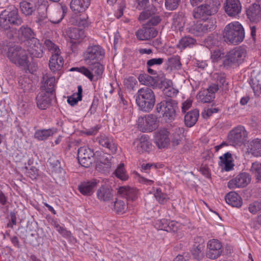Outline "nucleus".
<instances>
[{
  "instance_id": "obj_29",
  "label": "nucleus",
  "mask_w": 261,
  "mask_h": 261,
  "mask_svg": "<svg viewBox=\"0 0 261 261\" xmlns=\"http://www.w3.org/2000/svg\"><path fill=\"white\" fill-rule=\"evenodd\" d=\"M118 193L122 197L127 200H135L138 197V191L136 189L130 187H121L118 190Z\"/></svg>"
},
{
  "instance_id": "obj_11",
  "label": "nucleus",
  "mask_w": 261,
  "mask_h": 261,
  "mask_svg": "<svg viewBox=\"0 0 261 261\" xmlns=\"http://www.w3.org/2000/svg\"><path fill=\"white\" fill-rule=\"evenodd\" d=\"M247 50L243 46H239L231 50L227 55L225 64L239 65L242 63L247 57Z\"/></svg>"
},
{
  "instance_id": "obj_15",
  "label": "nucleus",
  "mask_w": 261,
  "mask_h": 261,
  "mask_svg": "<svg viewBox=\"0 0 261 261\" xmlns=\"http://www.w3.org/2000/svg\"><path fill=\"white\" fill-rule=\"evenodd\" d=\"M134 145L135 149L139 153H148L152 150L153 148L152 143L147 135L141 136L139 138L135 140Z\"/></svg>"
},
{
  "instance_id": "obj_53",
  "label": "nucleus",
  "mask_w": 261,
  "mask_h": 261,
  "mask_svg": "<svg viewBox=\"0 0 261 261\" xmlns=\"http://www.w3.org/2000/svg\"><path fill=\"white\" fill-rule=\"evenodd\" d=\"M179 224L174 221H168L166 231L168 232H176L179 227Z\"/></svg>"
},
{
  "instance_id": "obj_12",
  "label": "nucleus",
  "mask_w": 261,
  "mask_h": 261,
  "mask_svg": "<svg viewBox=\"0 0 261 261\" xmlns=\"http://www.w3.org/2000/svg\"><path fill=\"white\" fill-rule=\"evenodd\" d=\"M153 142L159 149L167 148L171 143L170 133L168 129L160 128L154 133Z\"/></svg>"
},
{
  "instance_id": "obj_39",
  "label": "nucleus",
  "mask_w": 261,
  "mask_h": 261,
  "mask_svg": "<svg viewBox=\"0 0 261 261\" xmlns=\"http://www.w3.org/2000/svg\"><path fill=\"white\" fill-rule=\"evenodd\" d=\"M250 151L255 156H261V139L256 138L251 141Z\"/></svg>"
},
{
  "instance_id": "obj_61",
  "label": "nucleus",
  "mask_w": 261,
  "mask_h": 261,
  "mask_svg": "<svg viewBox=\"0 0 261 261\" xmlns=\"http://www.w3.org/2000/svg\"><path fill=\"white\" fill-rule=\"evenodd\" d=\"M90 23V22L88 20V18L87 16H83L79 18L78 24L80 26L87 27L89 26Z\"/></svg>"
},
{
  "instance_id": "obj_36",
  "label": "nucleus",
  "mask_w": 261,
  "mask_h": 261,
  "mask_svg": "<svg viewBox=\"0 0 261 261\" xmlns=\"http://www.w3.org/2000/svg\"><path fill=\"white\" fill-rule=\"evenodd\" d=\"M165 88L163 89L164 94L169 97H175L178 93V90L172 86V83L170 80L163 82Z\"/></svg>"
},
{
  "instance_id": "obj_63",
  "label": "nucleus",
  "mask_w": 261,
  "mask_h": 261,
  "mask_svg": "<svg viewBox=\"0 0 261 261\" xmlns=\"http://www.w3.org/2000/svg\"><path fill=\"white\" fill-rule=\"evenodd\" d=\"M55 227L57 230L63 236H69L70 232L66 230L63 227L60 226L59 224H55Z\"/></svg>"
},
{
  "instance_id": "obj_30",
  "label": "nucleus",
  "mask_w": 261,
  "mask_h": 261,
  "mask_svg": "<svg viewBox=\"0 0 261 261\" xmlns=\"http://www.w3.org/2000/svg\"><path fill=\"white\" fill-rule=\"evenodd\" d=\"M49 95V94L45 91H41L38 94L36 97L37 105L40 109L45 110L48 107L50 102Z\"/></svg>"
},
{
  "instance_id": "obj_32",
  "label": "nucleus",
  "mask_w": 261,
  "mask_h": 261,
  "mask_svg": "<svg viewBox=\"0 0 261 261\" xmlns=\"http://www.w3.org/2000/svg\"><path fill=\"white\" fill-rule=\"evenodd\" d=\"M227 203L233 207H239L242 204L241 197L235 192H230L225 196Z\"/></svg>"
},
{
  "instance_id": "obj_19",
  "label": "nucleus",
  "mask_w": 261,
  "mask_h": 261,
  "mask_svg": "<svg viewBox=\"0 0 261 261\" xmlns=\"http://www.w3.org/2000/svg\"><path fill=\"white\" fill-rule=\"evenodd\" d=\"M28 42V51L34 57L40 58L42 56L43 46L38 39L34 37L27 41Z\"/></svg>"
},
{
  "instance_id": "obj_38",
  "label": "nucleus",
  "mask_w": 261,
  "mask_h": 261,
  "mask_svg": "<svg viewBox=\"0 0 261 261\" xmlns=\"http://www.w3.org/2000/svg\"><path fill=\"white\" fill-rule=\"evenodd\" d=\"M82 92L83 89L82 86H78L77 92L73 93L72 95L68 97V103L72 106L76 105L78 101L82 100Z\"/></svg>"
},
{
  "instance_id": "obj_40",
  "label": "nucleus",
  "mask_w": 261,
  "mask_h": 261,
  "mask_svg": "<svg viewBox=\"0 0 261 261\" xmlns=\"http://www.w3.org/2000/svg\"><path fill=\"white\" fill-rule=\"evenodd\" d=\"M196 43V40L190 36L182 37L177 44L179 49H185L186 47H191Z\"/></svg>"
},
{
  "instance_id": "obj_52",
  "label": "nucleus",
  "mask_w": 261,
  "mask_h": 261,
  "mask_svg": "<svg viewBox=\"0 0 261 261\" xmlns=\"http://www.w3.org/2000/svg\"><path fill=\"white\" fill-rule=\"evenodd\" d=\"M56 79L54 76H50L47 79L45 82L44 87L46 89L45 92L50 94L53 91L55 84Z\"/></svg>"
},
{
  "instance_id": "obj_62",
  "label": "nucleus",
  "mask_w": 261,
  "mask_h": 261,
  "mask_svg": "<svg viewBox=\"0 0 261 261\" xmlns=\"http://www.w3.org/2000/svg\"><path fill=\"white\" fill-rule=\"evenodd\" d=\"M38 175V171L35 168H31L27 170V175L31 179H36Z\"/></svg>"
},
{
  "instance_id": "obj_56",
  "label": "nucleus",
  "mask_w": 261,
  "mask_h": 261,
  "mask_svg": "<svg viewBox=\"0 0 261 261\" xmlns=\"http://www.w3.org/2000/svg\"><path fill=\"white\" fill-rule=\"evenodd\" d=\"M248 209L251 213L255 214L261 209V204L258 202H254L250 204Z\"/></svg>"
},
{
  "instance_id": "obj_18",
  "label": "nucleus",
  "mask_w": 261,
  "mask_h": 261,
  "mask_svg": "<svg viewBox=\"0 0 261 261\" xmlns=\"http://www.w3.org/2000/svg\"><path fill=\"white\" fill-rule=\"evenodd\" d=\"M226 13L230 17H236L242 11V5L239 0H226L224 4Z\"/></svg>"
},
{
  "instance_id": "obj_10",
  "label": "nucleus",
  "mask_w": 261,
  "mask_h": 261,
  "mask_svg": "<svg viewBox=\"0 0 261 261\" xmlns=\"http://www.w3.org/2000/svg\"><path fill=\"white\" fill-rule=\"evenodd\" d=\"M104 49L98 45L89 46L84 53V61L86 64H91L100 62L105 57Z\"/></svg>"
},
{
  "instance_id": "obj_48",
  "label": "nucleus",
  "mask_w": 261,
  "mask_h": 261,
  "mask_svg": "<svg viewBox=\"0 0 261 261\" xmlns=\"http://www.w3.org/2000/svg\"><path fill=\"white\" fill-rule=\"evenodd\" d=\"M198 98L202 102H210L214 96L208 93L205 90L200 91L197 95Z\"/></svg>"
},
{
  "instance_id": "obj_46",
  "label": "nucleus",
  "mask_w": 261,
  "mask_h": 261,
  "mask_svg": "<svg viewBox=\"0 0 261 261\" xmlns=\"http://www.w3.org/2000/svg\"><path fill=\"white\" fill-rule=\"evenodd\" d=\"M115 176L122 180H126L128 179V176L124 168V164H120L117 168L115 172Z\"/></svg>"
},
{
  "instance_id": "obj_17",
  "label": "nucleus",
  "mask_w": 261,
  "mask_h": 261,
  "mask_svg": "<svg viewBox=\"0 0 261 261\" xmlns=\"http://www.w3.org/2000/svg\"><path fill=\"white\" fill-rule=\"evenodd\" d=\"M250 180L251 177L248 173H241L230 180L227 183V187L230 189L243 188L246 187Z\"/></svg>"
},
{
  "instance_id": "obj_44",
  "label": "nucleus",
  "mask_w": 261,
  "mask_h": 261,
  "mask_svg": "<svg viewBox=\"0 0 261 261\" xmlns=\"http://www.w3.org/2000/svg\"><path fill=\"white\" fill-rule=\"evenodd\" d=\"M156 11V8L154 6H151L149 9L144 10L140 13L138 18L139 20L144 21L147 19L155 14Z\"/></svg>"
},
{
  "instance_id": "obj_64",
  "label": "nucleus",
  "mask_w": 261,
  "mask_h": 261,
  "mask_svg": "<svg viewBox=\"0 0 261 261\" xmlns=\"http://www.w3.org/2000/svg\"><path fill=\"white\" fill-rule=\"evenodd\" d=\"M221 56V52L219 49L214 50L212 52L211 59L214 62L218 60Z\"/></svg>"
},
{
  "instance_id": "obj_49",
  "label": "nucleus",
  "mask_w": 261,
  "mask_h": 261,
  "mask_svg": "<svg viewBox=\"0 0 261 261\" xmlns=\"http://www.w3.org/2000/svg\"><path fill=\"white\" fill-rule=\"evenodd\" d=\"M138 80L141 84L146 86L152 85L154 83V79L147 74H140Z\"/></svg>"
},
{
  "instance_id": "obj_5",
  "label": "nucleus",
  "mask_w": 261,
  "mask_h": 261,
  "mask_svg": "<svg viewBox=\"0 0 261 261\" xmlns=\"http://www.w3.org/2000/svg\"><path fill=\"white\" fill-rule=\"evenodd\" d=\"M7 57L13 63L24 68L29 66V61L27 52L19 46L10 47Z\"/></svg>"
},
{
  "instance_id": "obj_57",
  "label": "nucleus",
  "mask_w": 261,
  "mask_h": 261,
  "mask_svg": "<svg viewBox=\"0 0 261 261\" xmlns=\"http://www.w3.org/2000/svg\"><path fill=\"white\" fill-rule=\"evenodd\" d=\"M134 1L135 7L139 10L144 9L149 3V0H134Z\"/></svg>"
},
{
  "instance_id": "obj_33",
  "label": "nucleus",
  "mask_w": 261,
  "mask_h": 261,
  "mask_svg": "<svg viewBox=\"0 0 261 261\" xmlns=\"http://www.w3.org/2000/svg\"><path fill=\"white\" fill-rule=\"evenodd\" d=\"M199 116V111L197 109L188 112L185 116V124L188 127L193 126L197 122Z\"/></svg>"
},
{
  "instance_id": "obj_13",
  "label": "nucleus",
  "mask_w": 261,
  "mask_h": 261,
  "mask_svg": "<svg viewBox=\"0 0 261 261\" xmlns=\"http://www.w3.org/2000/svg\"><path fill=\"white\" fill-rule=\"evenodd\" d=\"M138 125L143 132H152L157 126V117L153 114H149L139 117L138 120Z\"/></svg>"
},
{
  "instance_id": "obj_34",
  "label": "nucleus",
  "mask_w": 261,
  "mask_h": 261,
  "mask_svg": "<svg viewBox=\"0 0 261 261\" xmlns=\"http://www.w3.org/2000/svg\"><path fill=\"white\" fill-rule=\"evenodd\" d=\"M56 132V129L54 128L38 129L35 132L34 137L39 141H43L47 139L48 137L52 136Z\"/></svg>"
},
{
  "instance_id": "obj_51",
  "label": "nucleus",
  "mask_w": 261,
  "mask_h": 261,
  "mask_svg": "<svg viewBox=\"0 0 261 261\" xmlns=\"http://www.w3.org/2000/svg\"><path fill=\"white\" fill-rule=\"evenodd\" d=\"M165 1L166 8L168 10L172 11L178 8L181 0H165Z\"/></svg>"
},
{
  "instance_id": "obj_54",
  "label": "nucleus",
  "mask_w": 261,
  "mask_h": 261,
  "mask_svg": "<svg viewBox=\"0 0 261 261\" xmlns=\"http://www.w3.org/2000/svg\"><path fill=\"white\" fill-rule=\"evenodd\" d=\"M168 61L172 67L176 69L180 68L181 64L180 62V58L178 56L172 57L168 59Z\"/></svg>"
},
{
  "instance_id": "obj_43",
  "label": "nucleus",
  "mask_w": 261,
  "mask_h": 261,
  "mask_svg": "<svg viewBox=\"0 0 261 261\" xmlns=\"http://www.w3.org/2000/svg\"><path fill=\"white\" fill-rule=\"evenodd\" d=\"M112 209L117 213L122 214L127 210V206L124 201L120 199H116L114 204L111 205Z\"/></svg>"
},
{
  "instance_id": "obj_35",
  "label": "nucleus",
  "mask_w": 261,
  "mask_h": 261,
  "mask_svg": "<svg viewBox=\"0 0 261 261\" xmlns=\"http://www.w3.org/2000/svg\"><path fill=\"white\" fill-rule=\"evenodd\" d=\"M68 36L71 40V43H76V40L84 38L85 34L84 31L82 29L72 28L69 31Z\"/></svg>"
},
{
  "instance_id": "obj_7",
  "label": "nucleus",
  "mask_w": 261,
  "mask_h": 261,
  "mask_svg": "<svg viewBox=\"0 0 261 261\" xmlns=\"http://www.w3.org/2000/svg\"><path fill=\"white\" fill-rule=\"evenodd\" d=\"M86 65H88V68L83 66L80 68H72L70 70L77 71L82 73L91 81L97 80L101 77L104 70V67L99 62Z\"/></svg>"
},
{
  "instance_id": "obj_1",
  "label": "nucleus",
  "mask_w": 261,
  "mask_h": 261,
  "mask_svg": "<svg viewBox=\"0 0 261 261\" xmlns=\"http://www.w3.org/2000/svg\"><path fill=\"white\" fill-rule=\"evenodd\" d=\"M245 29L242 24L234 21L227 24L223 32L224 40L228 44L238 45L245 38Z\"/></svg>"
},
{
  "instance_id": "obj_25",
  "label": "nucleus",
  "mask_w": 261,
  "mask_h": 261,
  "mask_svg": "<svg viewBox=\"0 0 261 261\" xmlns=\"http://www.w3.org/2000/svg\"><path fill=\"white\" fill-rule=\"evenodd\" d=\"M98 143L103 147L108 148L112 153H114L117 151V146L113 142L111 137L105 135H100L97 138Z\"/></svg>"
},
{
  "instance_id": "obj_8",
  "label": "nucleus",
  "mask_w": 261,
  "mask_h": 261,
  "mask_svg": "<svg viewBox=\"0 0 261 261\" xmlns=\"http://www.w3.org/2000/svg\"><path fill=\"white\" fill-rule=\"evenodd\" d=\"M247 135L245 128L239 125L229 132L227 135V142L231 145L240 146L246 140Z\"/></svg>"
},
{
  "instance_id": "obj_31",
  "label": "nucleus",
  "mask_w": 261,
  "mask_h": 261,
  "mask_svg": "<svg viewBox=\"0 0 261 261\" xmlns=\"http://www.w3.org/2000/svg\"><path fill=\"white\" fill-rule=\"evenodd\" d=\"M35 37L33 30L27 25H22L18 30V38L21 41H28Z\"/></svg>"
},
{
  "instance_id": "obj_47",
  "label": "nucleus",
  "mask_w": 261,
  "mask_h": 261,
  "mask_svg": "<svg viewBox=\"0 0 261 261\" xmlns=\"http://www.w3.org/2000/svg\"><path fill=\"white\" fill-rule=\"evenodd\" d=\"M154 196L159 203L162 204L166 203L169 199L168 195L163 193L160 189L156 190L154 193Z\"/></svg>"
},
{
  "instance_id": "obj_9",
  "label": "nucleus",
  "mask_w": 261,
  "mask_h": 261,
  "mask_svg": "<svg viewBox=\"0 0 261 261\" xmlns=\"http://www.w3.org/2000/svg\"><path fill=\"white\" fill-rule=\"evenodd\" d=\"M214 28L213 20L210 19V20L205 21L202 23L199 22H193L189 24L187 30L191 34L200 36L212 31Z\"/></svg>"
},
{
  "instance_id": "obj_45",
  "label": "nucleus",
  "mask_w": 261,
  "mask_h": 261,
  "mask_svg": "<svg viewBox=\"0 0 261 261\" xmlns=\"http://www.w3.org/2000/svg\"><path fill=\"white\" fill-rule=\"evenodd\" d=\"M252 174L258 180H261V163L258 162L253 163L250 169Z\"/></svg>"
},
{
  "instance_id": "obj_55",
  "label": "nucleus",
  "mask_w": 261,
  "mask_h": 261,
  "mask_svg": "<svg viewBox=\"0 0 261 261\" xmlns=\"http://www.w3.org/2000/svg\"><path fill=\"white\" fill-rule=\"evenodd\" d=\"M44 44L49 50L53 51V54L57 52L60 53V49L52 41L49 40L45 41Z\"/></svg>"
},
{
  "instance_id": "obj_20",
  "label": "nucleus",
  "mask_w": 261,
  "mask_h": 261,
  "mask_svg": "<svg viewBox=\"0 0 261 261\" xmlns=\"http://www.w3.org/2000/svg\"><path fill=\"white\" fill-rule=\"evenodd\" d=\"M158 31L154 28L143 27L135 33L136 37L140 40H147L157 36Z\"/></svg>"
},
{
  "instance_id": "obj_24",
  "label": "nucleus",
  "mask_w": 261,
  "mask_h": 261,
  "mask_svg": "<svg viewBox=\"0 0 261 261\" xmlns=\"http://www.w3.org/2000/svg\"><path fill=\"white\" fill-rule=\"evenodd\" d=\"M98 181L96 179L82 182L78 187L80 192L84 195L90 196L94 192V189Z\"/></svg>"
},
{
  "instance_id": "obj_37",
  "label": "nucleus",
  "mask_w": 261,
  "mask_h": 261,
  "mask_svg": "<svg viewBox=\"0 0 261 261\" xmlns=\"http://www.w3.org/2000/svg\"><path fill=\"white\" fill-rule=\"evenodd\" d=\"M185 129L183 127L176 128L171 136V142L174 145H178L184 136Z\"/></svg>"
},
{
  "instance_id": "obj_42",
  "label": "nucleus",
  "mask_w": 261,
  "mask_h": 261,
  "mask_svg": "<svg viewBox=\"0 0 261 261\" xmlns=\"http://www.w3.org/2000/svg\"><path fill=\"white\" fill-rule=\"evenodd\" d=\"M214 78L216 80L219 86L222 90H227L228 89V82L226 80V76L224 73H215Z\"/></svg>"
},
{
  "instance_id": "obj_22",
  "label": "nucleus",
  "mask_w": 261,
  "mask_h": 261,
  "mask_svg": "<svg viewBox=\"0 0 261 261\" xmlns=\"http://www.w3.org/2000/svg\"><path fill=\"white\" fill-rule=\"evenodd\" d=\"M97 198L101 201L109 202L113 199V191L108 186H102L97 191Z\"/></svg>"
},
{
  "instance_id": "obj_23",
  "label": "nucleus",
  "mask_w": 261,
  "mask_h": 261,
  "mask_svg": "<svg viewBox=\"0 0 261 261\" xmlns=\"http://www.w3.org/2000/svg\"><path fill=\"white\" fill-rule=\"evenodd\" d=\"M64 64V60L60 53L52 54L49 62L50 69L54 72L61 69Z\"/></svg>"
},
{
  "instance_id": "obj_50",
  "label": "nucleus",
  "mask_w": 261,
  "mask_h": 261,
  "mask_svg": "<svg viewBox=\"0 0 261 261\" xmlns=\"http://www.w3.org/2000/svg\"><path fill=\"white\" fill-rule=\"evenodd\" d=\"M168 221V220L166 219L156 220L153 223L154 226L158 230L166 231Z\"/></svg>"
},
{
  "instance_id": "obj_27",
  "label": "nucleus",
  "mask_w": 261,
  "mask_h": 261,
  "mask_svg": "<svg viewBox=\"0 0 261 261\" xmlns=\"http://www.w3.org/2000/svg\"><path fill=\"white\" fill-rule=\"evenodd\" d=\"M194 240V244L191 251L194 257L198 259L201 257L202 252L204 248V241L201 237H196Z\"/></svg>"
},
{
  "instance_id": "obj_21",
  "label": "nucleus",
  "mask_w": 261,
  "mask_h": 261,
  "mask_svg": "<svg viewBox=\"0 0 261 261\" xmlns=\"http://www.w3.org/2000/svg\"><path fill=\"white\" fill-rule=\"evenodd\" d=\"M248 18L250 21L257 23L261 20V9L259 5L253 4L246 11Z\"/></svg>"
},
{
  "instance_id": "obj_60",
  "label": "nucleus",
  "mask_w": 261,
  "mask_h": 261,
  "mask_svg": "<svg viewBox=\"0 0 261 261\" xmlns=\"http://www.w3.org/2000/svg\"><path fill=\"white\" fill-rule=\"evenodd\" d=\"M151 17V18L148 22V24L149 25H156L161 20L160 16L158 15H154Z\"/></svg>"
},
{
  "instance_id": "obj_28",
  "label": "nucleus",
  "mask_w": 261,
  "mask_h": 261,
  "mask_svg": "<svg viewBox=\"0 0 261 261\" xmlns=\"http://www.w3.org/2000/svg\"><path fill=\"white\" fill-rule=\"evenodd\" d=\"M219 165L222 170L226 171L232 170L234 167V164L232 161L231 154L228 152L224 153L219 158Z\"/></svg>"
},
{
  "instance_id": "obj_26",
  "label": "nucleus",
  "mask_w": 261,
  "mask_h": 261,
  "mask_svg": "<svg viewBox=\"0 0 261 261\" xmlns=\"http://www.w3.org/2000/svg\"><path fill=\"white\" fill-rule=\"evenodd\" d=\"M90 0H71L70 8L75 13L84 12L90 6Z\"/></svg>"
},
{
  "instance_id": "obj_58",
  "label": "nucleus",
  "mask_w": 261,
  "mask_h": 261,
  "mask_svg": "<svg viewBox=\"0 0 261 261\" xmlns=\"http://www.w3.org/2000/svg\"><path fill=\"white\" fill-rule=\"evenodd\" d=\"M173 24L177 29L181 30L184 25V19L180 17H176L174 18Z\"/></svg>"
},
{
  "instance_id": "obj_6",
  "label": "nucleus",
  "mask_w": 261,
  "mask_h": 261,
  "mask_svg": "<svg viewBox=\"0 0 261 261\" xmlns=\"http://www.w3.org/2000/svg\"><path fill=\"white\" fill-rule=\"evenodd\" d=\"M177 103L172 99L163 100L156 106V112L160 113L166 121H172L176 117Z\"/></svg>"
},
{
  "instance_id": "obj_2",
  "label": "nucleus",
  "mask_w": 261,
  "mask_h": 261,
  "mask_svg": "<svg viewBox=\"0 0 261 261\" xmlns=\"http://www.w3.org/2000/svg\"><path fill=\"white\" fill-rule=\"evenodd\" d=\"M220 7V0H205L204 3L194 9L192 15L196 19L210 20L209 17L216 14Z\"/></svg>"
},
{
  "instance_id": "obj_14",
  "label": "nucleus",
  "mask_w": 261,
  "mask_h": 261,
  "mask_svg": "<svg viewBox=\"0 0 261 261\" xmlns=\"http://www.w3.org/2000/svg\"><path fill=\"white\" fill-rule=\"evenodd\" d=\"M221 243L216 239L210 240L207 244L206 256L214 259L219 257L222 253Z\"/></svg>"
},
{
  "instance_id": "obj_59",
  "label": "nucleus",
  "mask_w": 261,
  "mask_h": 261,
  "mask_svg": "<svg viewBox=\"0 0 261 261\" xmlns=\"http://www.w3.org/2000/svg\"><path fill=\"white\" fill-rule=\"evenodd\" d=\"M163 62V58H153L147 61L146 64L148 67H151L154 65H160Z\"/></svg>"
},
{
  "instance_id": "obj_41",
  "label": "nucleus",
  "mask_w": 261,
  "mask_h": 261,
  "mask_svg": "<svg viewBox=\"0 0 261 261\" xmlns=\"http://www.w3.org/2000/svg\"><path fill=\"white\" fill-rule=\"evenodd\" d=\"M20 10L24 15L26 16L31 15L35 11V7L33 4L25 1L20 3Z\"/></svg>"
},
{
  "instance_id": "obj_16",
  "label": "nucleus",
  "mask_w": 261,
  "mask_h": 261,
  "mask_svg": "<svg viewBox=\"0 0 261 261\" xmlns=\"http://www.w3.org/2000/svg\"><path fill=\"white\" fill-rule=\"evenodd\" d=\"M94 156L93 151L87 147H81L78 149L77 159L79 163L83 167H89L92 162Z\"/></svg>"
},
{
  "instance_id": "obj_4",
  "label": "nucleus",
  "mask_w": 261,
  "mask_h": 261,
  "mask_svg": "<svg viewBox=\"0 0 261 261\" xmlns=\"http://www.w3.org/2000/svg\"><path fill=\"white\" fill-rule=\"evenodd\" d=\"M22 23L23 20L16 8L11 11L5 10L0 13V29L3 31L9 30L11 25L19 26Z\"/></svg>"
},
{
  "instance_id": "obj_3",
  "label": "nucleus",
  "mask_w": 261,
  "mask_h": 261,
  "mask_svg": "<svg viewBox=\"0 0 261 261\" xmlns=\"http://www.w3.org/2000/svg\"><path fill=\"white\" fill-rule=\"evenodd\" d=\"M136 101L138 106L142 111L149 112L153 109L155 104L154 93L149 88H142L137 92Z\"/></svg>"
}]
</instances>
